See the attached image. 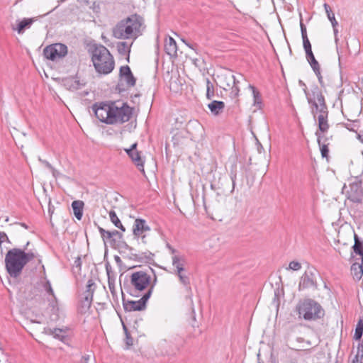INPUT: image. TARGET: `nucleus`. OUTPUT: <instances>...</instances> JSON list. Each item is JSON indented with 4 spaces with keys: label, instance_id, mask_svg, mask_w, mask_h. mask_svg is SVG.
<instances>
[{
    "label": "nucleus",
    "instance_id": "obj_1",
    "mask_svg": "<svg viewBox=\"0 0 363 363\" xmlns=\"http://www.w3.org/2000/svg\"><path fill=\"white\" fill-rule=\"evenodd\" d=\"M145 28L144 19L138 14H133L119 21L113 29L117 39L135 40L141 35Z\"/></svg>",
    "mask_w": 363,
    "mask_h": 363
},
{
    "label": "nucleus",
    "instance_id": "obj_2",
    "mask_svg": "<svg viewBox=\"0 0 363 363\" xmlns=\"http://www.w3.org/2000/svg\"><path fill=\"white\" fill-rule=\"evenodd\" d=\"M298 84L303 87L308 103L311 105V112L314 120L316 119V116L319 115L322 123L325 113H328L323 95L317 86H315L311 90V93H309L306 84L302 80H299Z\"/></svg>",
    "mask_w": 363,
    "mask_h": 363
},
{
    "label": "nucleus",
    "instance_id": "obj_3",
    "mask_svg": "<svg viewBox=\"0 0 363 363\" xmlns=\"http://www.w3.org/2000/svg\"><path fill=\"white\" fill-rule=\"evenodd\" d=\"M91 60L97 72L111 73L114 68V60L109 50L104 45L96 46L92 51Z\"/></svg>",
    "mask_w": 363,
    "mask_h": 363
},
{
    "label": "nucleus",
    "instance_id": "obj_4",
    "mask_svg": "<svg viewBox=\"0 0 363 363\" xmlns=\"http://www.w3.org/2000/svg\"><path fill=\"white\" fill-rule=\"evenodd\" d=\"M26 264L24 250L13 248L8 251L5 257V267L11 277H19Z\"/></svg>",
    "mask_w": 363,
    "mask_h": 363
},
{
    "label": "nucleus",
    "instance_id": "obj_5",
    "mask_svg": "<svg viewBox=\"0 0 363 363\" xmlns=\"http://www.w3.org/2000/svg\"><path fill=\"white\" fill-rule=\"evenodd\" d=\"M296 308L299 318L306 320H315L324 315V311L321 306L310 298L300 301Z\"/></svg>",
    "mask_w": 363,
    "mask_h": 363
},
{
    "label": "nucleus",
    "instance_id": "obj_6",
    "mask_svg": "<svg viewBox=\"0 0 363 363\" xmlns=\"http://www.w3.org/2000/svg\"><path fill=\"white\" fill-rule=\"evenodd\" d=\"M318 122V129L315 133L317 137V141L320 147L321 155L323 157H327L328 156L329 150L328 147V143H326L328 138L325 136V133L328 132L330 128L328 123V113H325L323 123H320L319 115L316 116L315 120Z\"/></svg>",
    "mask_w": 363,
    "mask_h": 363
},
{
    "label": "nucleus",
    "instance_id": "obj_7",
    "mask_svg": "<svg viewBox=\"0 0 363 363\" xmlns=\"http://www.w3.org/2000/svg\"><path fill=\"white\" fill-rule=\"evenodd\" d=\"M342 191L345 193L347 202L351 203L350 208L357 207L363 201V189L362 182L355 180L351 182L349 186L344 185Z\"/></svg>",
    "mask_w": 363,
    "mask_h": 363
},
{
    "label": "nucleus",
    "instance_id": "obj_8",
    "mask_svg": "<svg viewBox=\"0 0 363 363\" xmlns=\"http://www.w3.org/2000/svg\"><path fill=\"white\" fill-rule=\"evenodd\" d=\"M133 115V109L121 101H113L111 125L123 124L128 121Z\"/></svg>",
    "mask_w": 363,
    "mask_h": 363
},
{
    "label": "nucleus",
    "instance_id": "obj_9",
    "mask_svg": "<svg viewBox=\"0 0 363 363\" xmlns=\"http://www.w3.org/2000/svg\"><path fill=\"white\" fill-rule=\"evenodd\" d=\"M92 111L96 117L102 123L111 125L113 111V101L99 102L93 104Z\"/></svg>",
    "mask_w": 363,
    "mask_h": 363
},
{
    "label": "nucleus",
    "instance_id": "obj_10",
    "mask_svg": "<svg viewBox=\"0 0 363 363\" xmlns=\"http://www.w3.org/2000/svg\"><path fill=\"white\" fill-rule=\"evenodd\" d=\"M130 284L135 291H142L149 285L150 287L154 283L151 284L150 275L144 271H138L133 272L130 276Z\"/></svg>",
    "mask_w": 363,
    "mask_h": 363
},
{
    "label": "nucleus",
    "instance_id": "obj_11",
    "mask_svg": "<svg viewBox=\"0 0 363 363\" xmlns=\"http://www.w3.org/2000/svg\"><path fill=\"white\" fill-rule=\"evenodd\" d=\"M157 281V277H155L154 283L148 289L147 291L138 301H128L123 303V307L125 311H140L145 308L146 303L150 298L155 285Z\"/></svg>",
    "mask_w": 363,
    "mask_h": 363
},
{
    "label": "nucleus",
    "instance_id": "obj_12",
    "mask_svg": "<svg viewBox=\"0 0 363 363\" xmlns=\"http://www.w3.org/2000/svg\"><path fill=\"white\" fill-rule=\"evenodd\" d=\"M67 54V47L62 43H55L47 46L43 50L45 58L52 61L58 60Z\"/></svg>",
    "mask_w": 363,
    "mask_h": 363
},
{
    "label": "nucleus",
    "instance_id": "obj_13",
    "mask_svg": "<svg viewBox=\"0 0 363 363\" xmlns=\"http://www.w3.org/2000/svg\"><path fill=\"white\" fill-rule=\"evenodd\" d=\"M150 230V227L146 225V222L143 219H136L134 222L133 232L134 236L141 240L143 243H146L147 233Z\"/></svg>",
    "mask_w": 363,
    "mask_h": 363
},
{
    "label": "nucleus",
    "instance_id": "obj_14",
    "mask_svg": "<svg viewBox=\"0 0 363 363\" xmlns=\"http://www.w3.org/2000/svg\"><path fill=\"white\" fill-rule=\"evenodd\" d=\"M86 84V81L78 75L69 77L63 79L65 87L72 91L83 88Z\"/></svg>",
    "mask_w": 363,
    "mask_h": 363
},
{
    "label": "nucleus",
    "instance_id": "obj_15",
    "mask_svg": "<svg viewBox=\"0 0 363 363\" xmlns=\"http://www.w3.org/2000/svg\"><path fill=\"white\" fill-rule=\"evenodd\" d=\"M137 143H135L129 148L125 149V151L130 157L134 164L137 166L138 169L145 173L144 162L140 156V152L136 150Z\"/></svg>",
    "mask_w": 363,
    "mask_h": 363
},
{
    "label": "nucleus",
    "instance_id": "obj_16",
    "mask_svg": "<svg viewBox=\"0 0 363 363\" xmlns=\"http://www.w3.org/2000/svg\"><path fill=\"white\" fill-rule=\"evenodd\" d=\"M169 249L171 250V252L172 254V262L174 269V272H181L183 269H184V266L186 264L185 257L169 246Z\"/></svg>",
    "mask_w": 363,
    "mask_h": 363
},
{
    "label": "nucleus",
    "instance_id": "obj_17",
    "mask_svg": "<svg viewBox=\"0 0 363 363\" xmlns=\"http://www.w3.org/2000/svg\"><path fill=\"white\" fill-rule=\"evenodd\" d=\"M94 286V283L91 280H89L86 285L87 290L85 292L83 300L80 303V311L82 313L86 312L91 306L92 302L93 291L91 287Z\"/></svg>",
    "mask_w": 363,
    "mask_h": 363
},
{
    "label": "nucleus",
    "instance_id": "obj_18",
    "mask_svg": "<svg viewBox=\"0 0 363 363\" xmlns=\"http://www.w3.org/2000/svg\"><path fill=\"white\" fill-rule=\"evenodd\" d=\"M68 331H69V329L67 328H45V333L46 334L52 335L55 339H57L64 343H66L69 340Z\"/></svg>",
    "mask_w": 363,
    "mask_h": 363
},
{
    "label": "nucleus",
    "instance_id": "obj_19",
    "mask_svg": "<svg viewBox=\"0 0 363 363\" xmlns=\"http://www.w3.org/2000/svg\"><path fill=\"white\" fill-rule=\"evenodd\" d=\"M164 50L166 53L170 57H177V45L175 40L168 36L164 40Z\"/></svg>",
    "mask_w": 363,
    "mask_h": 363
},
{
    "label": "nucleus",
    "instance_id": "obj_20",
    "mask_svg": "<svg viewBox=\"0 0 363 363\" xmlns=\"http://www.w3.org/2000/svg\"><path fill=\"white\" fill-rule=\"evenodd\" d=\"M35 21V18H23L21 21H17L16 26H13V30H16L18 34H23L26 29L30 28L32 24Z\"/></svg>",
    "mask_w": 363,
    "mask_h": 363
},
{
    "label": "nucleus",
    "instance_id": "obj_21",
    "mask_svg": "<svg viewBox=\"0 0 363 363\" xmlns=\"http://www.w3.org/2000/svg\"><path fill=\"white\" fill-rule=\"evenodd\" d=\"M120 74L128 86H133L135 84V79L128 65L121 67Z\"/></svg>",
    "mask_w": 363,
    "mask_h": 363
},
{
    "label": "nucleus",
    "instance_id": "obj_22",
    "mask_svg": "<svg viewBox=\"0 0 363 363\" xmlns=\"http://www.w3.org/2000/svg\"><path fill=\"white\" fill-rule=\"evenodd\" d=\"M315 286V280L312 273L305 272L299 282V288L307 289L314 287Z\"/></svg>",
    "mask_w": 363,
    "mask_h": 363
},
{
    "label": "nucleus",
    "instance_id": "obj_23",
    "mask_svg": "<svg viewBox=\"0 0 363 363\" xmlns=\"http://www.w3.org/2000/svg\"><path fill=\"white\" fill-rule=\"evenodd\" d=\"M239 79H236L233 74L229 76V82L227 84V87L230 88L231 91L230 96L234 99L238 96L240 89L238 87Z\"/></svg>",
    "mask_w": 363,
    "mask_h": 363
},
{
    "label": "nucleus",
    "instance_id": "obj_24",
    "mask_svg": "<svg viewBox=\"0 0 363 363\" xmlns=\"http://www.w3.org/2000/svg\"><path fill=\"white\" fill-rule=\"evenodd\" d=\"M208 108L212 114L218 116L223 111L225 104L223 101L214 100L208 104Z\"/></svg>",
    "mask_w": 363,
    "mask_h": 363
},
{
    "label": "nucleus",
    "instance_id": "obj_25",
    "mask_svg": "<svg viewBox=\"0 0 363 363\" xmlns=\"http://www.w3.org/2000/svg\"><path fill=\"white\" fill-rule=\"evenodd\" d=\"M174 273L178 277L179 282L186 289V290L191 291L190 278L187 271L184 269L181 272H177Z\"/></svg>",
    "mask_w": 363,
    "mask_h": 363
},
{
    "label": "nucleus",
    "instance_id": "obj_26",
    "mask_svg": "<svg viewBox=\"0 0 363 363\" xmlns=\"http://www.w3.org/2000/svg\"><path fill=\"white\" fill-rule=\"evenodd\" d=\"M72 207L74 216L80 220L83 216L84 202L79 200L74 201L72 203Z\"/></svg>",
    "mask_w": 363,
    "mask_h": 363
},
{
    "label": "nucleus",
    "instance_id": "obj_27",
    "mask_svg": "<svg viewBox=\"0 0 363 363\" xmlns=\"http://www.w3.org/2000/svg\"><path fill=\"white\" fill-rule=\"evenodd\" d=\"M99 231L104 242L111 240L113 236H118L119 238L122 236V234L116 230L108 231L104 230L101 227H99Z\"/></svg>",
    "mask_w": 363,
    "mask_h": 363
},
{
    "label": "nucleus",
    "instance_id": "obj_28",
    "mask_svg": "<svg viewBox=\"0 0 363 363\" xmlns=\"http://www.w3.org/2000/svg\"><path fill=\"white\" fill-rule=\"evenodd\" d=\"M205 247L206 250H211L213 252H216L219 250V241L217 238H211L206 240L205 242Z\"/></svg>",
    "mask_w": 363,
    "mask_h": 363
},
{
    "label": "nucleus",
    "instance_id": "obj_29",
    "mask_svg": "<svg viewBox=\"0 0 363 363\" xmlns=\"http://www.w3.org/2000/svg\"><path fill=\"white\" fill-rule=\"evenodd\" d=\"M117 49L121 55H128V59L129 58V53L130 52V45H129L127 42H119L117 44Z\"/></svg>",
    "mask_w": 363,
    "mask_h": 363
},
{
    "label": "nucleus",
    "instance_id": "obj_30",
    "mask_svg": "<svg viewBox=\"0 0 363 363\" xmlns=\"http://www.w3.org/2000/svg\"><path fill=\"white\" fill-rule=\"evenodd\" d=\"M109 218L111 221L113 223V225L121 230L123 232L125 231V227L122 225L120 219L117 216L116 212L114 211H109Z\"/></svg>",
    "mask_w": 363,
    "mask_h": 363
},
{
    "label": "nucleus",
    "instance_id": "obj_31",
    "mask_svg": "<svg viewBox=\"0 0 363 363\" xmlns=\"http://www.w3.org/2000/svg\"><path fill=\"white\" fill-rule=\"evenodd\" d=\"M351 272L353 275V278L357 281H359L363 275V269H362V267H359V264L357 263L352 265Z\"/></svg>",
    "mask_w": 363,
    "mask_h": 363
},
{
    "label": "nucleus",
    "instance_id": "obj_32",
    "mask_svg": "<svg viewBox=\"0 0 363 363\" xmlns=\"http://www.w3.org/2000/svg\"><path fill=\"white\" fill-rule=\"evenodd\" d=\"M324 9L327 13L328 18L331 22L333 27L337 26L338 23L335 19V14L333 12L330 6L327 4H324Z\"/></svg>",
    "mask_w": 363,
    "mask_h": 363
},
{
    "label": "nucleus",
    "instance_id": "obj_33",
    "mask_svg": "<svg viewBox=\"0 0 363 363\" xmlns=\"http://www.w3.org/2000/svg\"><path fill=\"white\" fill-rule=\"evenodd\" d=\"M41 285L43 288V289L50 296L53 297V298L55 300L56 297L55 296L54 291L52 290V288L51 286V284L49 280L47 279V278L45 277L41 280Z\"/></svg>",
    "mask_w": 363,
    "mask_h": 363
},
{
    "label": "nucleus",
    "instance_id": "obj_34",
    "mask_svg": "<svg viewBox=\"0 0 363 363\" xmlns=\"http://www.w3.org/2000/svg\"><path fill=\"white\" fill-rule=\"evenodd\" d=\"M363 334V321L359 320L357 324L353 338L355 340H359Z\"/></svg>",
    "mask_w": 363,
    "mask_h": 363
},
{
    "label": "nucleus",
    "instance_id": "obj_35",
    "mask_svg": "<svg viewBox=\"0 0 363 363\" xmlns=\"http://www.w3.org/2000/svg\"><path fill=\"white\" fill-rule=\"evenodd\" d=\"M353 249L356 254L363 256V242L359 240L356 235H354V245Z\"/></svg>",
    "mask_w": 363,
    "mask_h": 363
},
{
    "label": "nucleus",
    "instance_id": "obj_36",
    "mask_svg": "<svg viewBox=\"0 0 363 363\" xmlns=\"http://www.w3.org/2000/svg\"><path fill=\"white\" fill-rule=\"evenodd\" d=\"M105 267L108 277V281H116V273L113 270L111 264L109 263H106Z\"/></svg>",
    "mask_w": 363,
    "mask_h": 363
},
{
    "label": "nucleus",
    "instance_id": "obj_37",
    "mask_svg": "<svg viewBox=\"0 0 363 363\" xmlns=\"http://www.w3.org/2000/svg\"><path fill=\"white\" fill-rule=\"evenodd\" d=\"M306 58L313 70L318 72V69H320V67L318 62L315 60L314 55H310Z\"/></svg>",
    "mask_w": 363,
    "mask_h": 363
},
{
    "label": "nucleus",
    "instance_id": "obj_38",
    "mask_svg": "<svg viewBox=\"0 0 363 363\" xmlns=\"http://www.w3.org/2000/svg\"><path fill=\"white\" fill-rule=\"evenodd\" d=\"M303 45L306 52V57L313 54L311 49V45L308 38L303 39Z\"/></svg>",
    "mask_w": 363,
    "mask_h": 363
},
{
    "label": "nucleus",
    "instance_id": "obj_39",
    "mask_svg": "<svg viewBox=\"0 0 363 363\" xmlns=\"http://www.w3.org/2000/svg\"><path fill=\"white\" fill-rule=\"evenodd\" d=\"M213 96V86L212 83L207 79L206 81V97L211 99Z\"/></svg>",
    "mask_w": 363,
    "mask_h": 363
},
{
    "label": "nucleus",
    "instance_id": "obj_40",
    "mask_svg": "<svg viewBox=\"0 0 363 363\" xmlns=\"http://www.w3.org/2000/svg\"><path fill=\"white\" fill-rule=\"evenodd\" d=\"M288 269L294 271H298L301 269V264L298 262L291 261L289 264Z\"/></svg>",
    "mask_w": 363,
    "mask_h": 363
},
{
    "label": "nucleus",
    "instance_id": "obj_41",
    "mask_svg": "<svg viewBox=\"0 0 363 363\" xmlns=\"http://www.w3.org/2000/svg\"><path fill=\"white\" fill-rule=\"evenodd\" d=\"M335 45H336V50H337V55H338V58H339V60H340V58L342 55V52L341 51V48L339 45V38H338V36H335Z\"/></svg>",
    "mask_w": 363,
    "mask_h": 363
},
{
    "label": "nucleus",
    "instance_id": "obj_42",
    "mask_svg": "<svg viewBox=\"0 0 363 363\" xmlns=\"http://www.w3.org/2000/svg\"><path fill=\"white\" fill-rule=\"evenodd\" d=\"M91 357L92 355L91 353L83 354L79 363H89L91 360Z\"/></svg>",
    "mask_w": 363,
    "mask_h": 363
},
{
    "label": "nucleus",
    "instance_id": "obj_43",
    "mask_svg": "<svg viewBox=\"0 0 363 363\" xmlns=\"http://www.w3.org/2000/svg\"><path fill=\"white\" fill-rule=\"evenodd\" d=\"M109 290L113 296H116V281H108Z\"/></svg>",
    "mask_w": 363,
    "mask_h": 363
},
{
    "label": "nucleus",
    "instance_id": "obj_44",
    "mask_svg": "<svg viewBox=\"0 0 363 363\" xmlns=\"http://www.w3.org/2000/svg\"><path fill=\"white\" fill-rule=\"evenodd\" d=\"M300 27H301L302 39H305L306 38H308L307 32H306V27L303 23L302 20H301V22H300Z\"/></svg>",
    "mask_w": 363,
    "mask_h": 363
},
{
    "label": "nucleus",
    "instance_id": "obj_45",
    "mask_svg": "<svg viewBox=\"0 0 363 363\" xmlns=\"http://www.w3.org/2000/svg\"><path fill=\"white\" fill-rule=\"evenodd\" d=\"M248 87L252 90V94H253V96H254V99H255V103L257 102V99H259V92L256 90V89L255 88V86H253L251 84H249Z\"/></svg>",
    "mask_w": 363,
    "mask_h": 363
},
{
    "label": "nucleus",
    "instance_id": "obj_46",
    "mask_svg": "<svg viewBox=\"0 0 363 363\" xmlns=\"http://www.w3.org/2000/svg\"><path fill=\"white\" fill-rule=\"evenodd\" d=\"M4 242H10L9 239L4 232H0V246H1L2 243Z\"/></svg>",
    "mask_w": 363,
    "mask_h": 363
},
{
    "label": "nucleus",
    "instance_id": "obj_47",
    "mask_svg": "<svg viewBox=\"0 0 363 363\" xmlns=\"http://www.w3.org/2000/svg\"><path fill=\"white\" fill-rule=\"evenodd\" d=\"M24 255L26 256V263L27 264L30 259L36 257V255L33 252H26L24 251Z\"/></svg>",
    "mask_w": 363,
    "mask_h": 363
},
{
    "label": "nucleus",
    "instance_id": "obj_48",
    "mask_svg": "<svg viewBox=\"0 0 363 363\" xmlns=\"http://www.w3.org/2000/svg\"><path fill=\"white\" fill-rule=\"evenodd\" d=\"M123 328L126 335V344L130 346L133 345V339L130 337V336L128 334L126 327L123 325Z\"/></svg>",
    "mask_w": 363,
    "mask_h": 363
},
{
    "label": "nucleus",
    "instance_id": "obj_49",
    "mask_svg": "<svg viewBox=\"0 0 363 363\" xmlns=\"http://www.w3.org/2000/svg\"><path fill=\"white\" fill-rule=\"evenodd\" d=\"M313 72H315V75L317 76L320 84H322L323 83V77L320 73V69H318V72L317 71H313Z\"/></svg>",
    "mask_w": 363,
    "mask_h": 363
},
{
    "label": "nucleus",
    "instance_id": "obj_50",
    "mask_svg": "<svg viewBox=\"0 0 363 363\" xmlns=\"http://www.w3.org/2000/svg\"><path fill=\"white\" fill-rule=\"evenodd\" d=\"M39 161L45 165L46 167L51 169L53 167L46 160H43L41 158H39Z\"/></svg>",
    "mask_w": 363,
    "mask_h": 363
},
{
    "label": "nucleus",
    "instance_id": "obj_51",
    "mask_svg": "<svg viewBox=\"0 0 363 363\" xmlns=\"http://www.w3.org/2000/svg\"><path fill=\"white\" fill-rule=\"evenodd\" d=\"M50 170L52 171V175L55 177H57L60 175V172L57 171L54 167H52Z\"/></svg>",
    "mask_w": 363,
    "mask_h": 363
},
{
    "label": "nucleus",
    "instance_id": "obj_52",
    "mask_svg": "<svg viewBox=\"0 0 363 363\" xmlns=\"http://www.w3.org/2000/svg\"><path fill=\"white\" fill-rule=\"evenodd\" d=\"M114 259L118 265H121L122 264V260L119 256H118V255L115 256Z\"/></svg>",
    "mask_w": 363,
    "mask_h": 363
},
{
    "label": "nucleus",
    "instance_id": "obj_53",
    "mask_svg": "<svg viewBox=\"0 0 363 363\" xmlns=\"http://www.w3.org/2000/svg\"><path fill=\"white\" fill-rule=\"evenodd\" d=\"M74 263H75V265H76L77 267H80V266H81V259H80V258H77V259L75 260Z\"/></svg>",
    "mask_w": 363,
    "mask_h": 363
},
{
    "label": "nucleus",
    "instance_id": "obj_54",
    "mask_svg": "<svg viewBox=\"0 0 363 363\" xmlns=\"http://www.w3.org/2000/svg\"><path fill=\"white\" fill-rule=\"evenodd\" d=\"M337 26L333 27V32L335 36H338V30L336 28Z\"/></svg>",
    "mask_w": 363,
    "mask_h": 363
},
{
    "label": "nucleus",
    "instance_id": "obj_55",
    "mask_svg": "<svg viewBox=\"0 0 363 363\" xmlns=\"http://www.w3.org/2000/svg\"><path fill=\"white\" fill-rule=\"evenodd\" d=\"M182 41L190 48L194 49L192 45L188 43H186L184 40H182Z\"/></svg>",
    "mask_w": 363,
    "mask_h": 363
},
{
    "label": "nucleus",
    "instance_id": "obj_56",
    "mask_svg": "<svg viewBox=\"0 0 363 363\" xmlns=\"http://www.w3.org/2000/svg\"><path fill=\"white\" fill-rule=\"evenodd\" d=\"M19 225H21L22 227H23V228H25L26 229L28 228L27 225L26 223H19Z\"/></svg>",
    "mask_w": 363,
    "mask_h": 363
},
{
    "label": "nucleus",
    "instance_id": "obj_57",
    "mask_svg": "<svg viewBox=\"0 0 363 363\" xmlns=\"http://www.w3.org/2000/svg\"><path fill=\"white\" fill-rule=\"evenodd\" d=\"M235 175L231 176L233 186H235Z\"/></svg>",
    "mask_w": 363,
    "mask_h": 363
},
{
    "label": "nucleus",
    "instance_id": "obj_58",
    "mask_svg": "<svg viewBox=\"0 0 363 363\" xmlns=\"http://www.w3.org/2000/svg\"><path fill=\"white\" fill-rule=\"evenodd\" d=\"M357 138H358V140H359L362 143H363V138H362V135H357Z\"/></svg>",
    "mask_w": 363,
    "mask_h": 363
},
{
    "label": "nucleus",
    "instance_id": "obj_59",
    "mask_svg": "<svg viewBox=\"0 0 363 363\" xmlns=\"http://www.w3.org/2000/svg\"><path fill=\"white\" fill-rule=\"evenodd\" d=\"M359 267H362V269H363V256H362V264H359Z\"/></svg>",
    "mask_w": 363,
    "mask_h": 363
},
{
    "label": "nucleus",
    "instance_id": "obj_60",
    "mask_svg": "<svg viewBox=\"0 0 363 363\" xmlns=\"http://www.w3.org/2000/svg\"><path fill=\"white\" fill-rule=\"evenodd\" d=\"M52 11H53V10H51V11H48L47 13H45V14L43 15L42 16H46V15H48V14L50 13Z\"/></svg>",
    "mask_w": 363,
    "mask_h": 363
},
{
    "label": "nucleus",
    "instance_id": "obj_61",
    "mask_svg": "<svg viewBox=\"0 0 363 363\" xmlns=\"http://www.w3.org/2000/svg\"><path fill=\"white\" fill-rule=\"evenodd\" d=\"M42 269H43V272L45 273V267H44V266H43V265L42 266Z\"/></svg>",
    "mask_w": 363,
    "mask_h": 363
},
{
    "label": "nucleus",
    "instance_id": "obj_62",
    "mask_svg": "<svg viewBox=\"0 0 363 363\" xmlns=\"http://www.w3.org/2000/svg\"><path fill=\"white\" fill-rule=\"evenodd\" d=\"M5 221L8 222L9 221V217H7L5 220Z\"/></svg>",
    "mask_w": 363,
    "mask_h": 363
},
{
    "label": "nucleus",
    "instance_id": "obj_63",
    "mask_svg": "<svg viewBox=\"0 0 363 363\" xmlns=\"http://www.w3.org/2000/svg\"><path fill=\"white\" fill-rule=\"evenodd\" d=\"M65 1V0H60V2H63V1Z\"/></svg>",
    "mask_w": 363,
    "mask_h": 363
}]
</instances>
